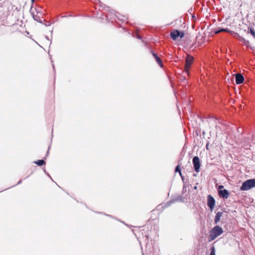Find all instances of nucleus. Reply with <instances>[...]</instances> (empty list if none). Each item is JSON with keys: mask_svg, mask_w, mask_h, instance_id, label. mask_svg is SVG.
I'll list each match as a JSON object with an SVG mask.
<instances>
[{"mask_svg": "<svg viewBox=\"0 0 255 255\" xmlns=\"http://www.w3.org/2000/svg\"><path fill=\"white\" fill-rule=\"evenodd\" d=\"M193 60V58L191 56L188 55L187 56L185 65V70L186 72H188L190 66L192 63Z\"/></svg>", "mask_w": 255, "mask_h": 255, "instance_id": "39448f33", "label": "nucleus"}, {"mask_svg": "<svg viewBox=\"0 0 255 255\" xmlns=\"http://www.w3.org/2000/svg\"><path fill=\"white\" fill-rule=\"evenodd\" d=\"M236 77V82L237 84H240L242 83L244 81V76L239 73H237L235 75Z\"/></svg>", "mask_w": 255, "mask_h": 255, "instance_id": "0eeeda50", "label": "nucleus"}, {"mask_svg": "<svg viewBox=\"0 0 255 255\" xmlns=\"http://www.w3.org/2000/svg\"><path fill=\"white\" fill-rule=\"evenodd\" d=\"M222 188H223V186H222V185H220V186H219V190H222L221 189H222Z\"/></svg>", "mask_w": 255, "mask_h": 255, "instance_id": "f3484780", "label": "nucleus"}, {"mask_svg": "<svg viewBox=\"0 0 255 255\" xmlns=\"http://www.w3.org/2000/svg\"><path fill=\"white\" fill-rule=\"evenodd\" d=\"M223 213L221 212H218L215 217V223L216 224L218 223L221 219V217L222 216Z\"/></svg>", "mask_w": 255, "mask_h": 255, "instance_id": "1a4fd4ad", "label": "nucleus"}, {"mask_svg": "<svg viewBox=\"0 0 255 255\" xmlns=\"http://www.w3.org/2000/svg\"><path fill=\"white\" fill-rule=\"evenodd\" d=\"M210 255H216V250L214 247L211 248V251Z\"/></svg>", "mask_w": 255, "mask_h": 255, "instance_id": "ddd939ff", "label": "nucleus"}, {"mask_svg": "<svg viewBox=\"0 0 255 255\" xmlns=\"http://www.w3.org/2000/svg\"><path fill=\"white\" fill-rule=\"evenodd\" d=\"M250 33H251V34L254 37H255V32L254 31V29L251 28L250 29Z\"/></svg>", "mask_w": 255, "mask_h": 255, "instance_id": "dca6fc26", "label": "nucleus"}, {"mask_svg": "<svg viewBox=\"0 0 255 255\" xmlns=\"http://www.w3.org/2000/svg\"><path fill=\"white\" fill-rule=\"evenodd\" d=\"M255 187V178L248 179L243 183L240 190L242 191H248Z\"/></svg>", "mask_w": 255, "mask_h": 255, "instance_id": "f03ea898", "label": "nucleus"}, {"mask_svg": "<svg viewBox=\"0 0 255 255\" xmlns=\"http://www.w3.org/2000/svg\"><path fill=\"white\" fill-rule=\"evenodd\" d=\"M223 31H226V32H231V30H229L228 28H222V29H220L218 30H216L215 31V33L216 34H218L221 32H223Z\"/></svg>", "mask_w": 255, "mask_h": 255, "instance_id": "9b49d317", "label": "nucleus"}, {"mask_svg": "<svg viewBox=\"0 0 255 255\" xmlns=\"http://www.w3.org/2000/svg\"><path fill=\"white\" fill-rule=\"evenodd\" d=\"M223 233V229L219 226H215L210 234V241L215 240Z\"/></svg>", "mask_w": 255, "mask_h": 255, "instance_id": "f257e3e1", "label": "nucleus"}, {"mask_svg": "<svg viewBox=\"0 0 255 255\" xmlns=\"http://www.w3.org/2000/svg\"><path fill=\"white\" fill-rule=\"evenodd\" d=\"M34 162H35V164H36L38 166H42L43 164H45V162L43 159L38 160H37L36 161H35Z\"/></svg>", "mask_w": 255, "mask_h": 255, "instance_id": "9d476101", "label": "nucleus"}, {"mask_svg": "<svg viewBox=\"0 0 255 255\" xmlns=\"http://www.w3.org/2000/svg\"><path fill=\"white\" fill-rule=\"evenodd\" d=\"M184 35V33L183 31H180L177 30H174L171 32L170 36L173 40L177 39L178 37L182 38Z\"/></svg>", "mask_w": 255, "mask_h": 255, "instance_id": "7ed1b4c3", "label": "nucleus"}, {"mask_svg": "<svg viewBox=\"0 0 255 255\" xmlns=\"http://www.w3.org/2000/svg\"><path fill=\"white\" fill-rule=\"evenodd\" d=\"M206 147H207V148H208V144L206 145Z\"/></svg>", "mask_w": 255, "mask_h": 255, "instance_id": "aec40b11", "label": "nucleus"}, {"mask_svg": "<svg viewBox=\"0 0 255 255\" xmlns=\"http://www.w3.org/2000/svg\"><path fill=\"white\" fill-rule=\"evenodd\" d=\"M153 55L156 59L157 62L159 64V57L157 56V54H154V53H153Z\"/></svg>", "mask_w": 255, "mask_h": 255, "instance_id": "2eb2a0df", "label": "nucleus"}, {"mask_svg": "<svg viewBox=\"0 0 255 255\" xmlns=\"http://www.w3.org/2000/svg\"><path fill=\"white\" fill-rule=\"evenodd\" d=\"M175 172H178L179 174L180 175L181 178H182V179L183 180V177L182 176L181 171L180 169L179 168V165H178L176 167Z\"/></svg>", "mask_w": 255, "mask_h": 255, "instance_id": "f8f14e48", "label": "nucleus"}, {"mask_svg": "<svg viewBox=\"0 0 255 255\" xmlns=\"http://www.w3.org/2000/svg\"><path fill=\"white\" fill-rule=\"evenodd\" d=\"M210 255H216V250L214 247L211 248V251Z\"/></svg>", "mask_w": 255, "mask_h": 255, "instance_id": "4468645a", "label": "nucleus"}, {"mask_svg": "<svg viewBox=\"0 0 255 255\" xmlns=\"http://www.w3.org/2000/svg\"><path fill=\"white\" fill-rule=\"evenodd\" d=\"M31 0V2L33 3L34 2V1H35V0Z\"/></svg>", "mask_w": 255, "mask_h": 255, "instance_id": "6ab92c4d", "label": "nucleus"}, {"mask_svg": "<svg viewBox=\"0 0 255 255\" xmlns=\"http://www.w3.org/2000/svg\"><path fill=\"white\" fill-rule=\"evenodd\" d=\"M193 164L194 165V169L197 172H199L200 168V162L199 158L198 156H195L193 158Z\"/></svg>", "mask_w": 255, "mask_h": 255, "instance_id": "20e7f679", "label": "nucleus"}, {"mask_svg": "<svg viewBox=\"0 0 255 255\" xmlns=\"http://www.w3.org/2000/svg\"><path fill=\"white\" fill-rule=\"evenodd\" d=\"M219 194L221 196L226 199L228 198L229 195V193L226 189L219 190Z\"/></svg>", "mask_w": 255, "mask_h": 255, "instance_id": "6e6552de", "label": "nucleus"}, {"mask_svg": "<svg viewBox=\"0 0 255 255\" xmlns=\"http://www.w3.org/2000/svg\"><path fill=\"white\" fill-rule=\"evenodd\" d=\"M160 67H162V66H163V64H162V62H161V60H160Z\"/></svg>", "mask_w": 255, "mask_h": 255, "instance_id": "a211bd4d", "label": "nucleus"}, {"mask_svg": "<svg viewBox=\"0 0 255 255\" xmlns=\"http://www.w3.org/2000/svg\"><path fill=\"white\" fill-rule=\"evenodd\" d=\"M215 201L214 198L211 195H208L207 197V205L212 210L214 208Z\"/></svg>", "mask_w": 255, "mask_h": 255, "instance_id": "423d86ee", "label": "nucleus"}]
</instances>
